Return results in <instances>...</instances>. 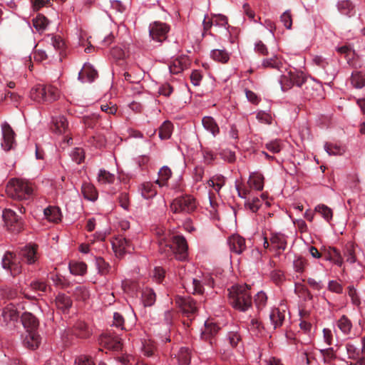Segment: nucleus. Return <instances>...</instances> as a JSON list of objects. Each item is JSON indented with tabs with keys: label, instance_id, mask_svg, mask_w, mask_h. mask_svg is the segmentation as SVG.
I'll use <instances>...</instances> for the list:
<instances>
[{
	"label": "nucleus",
	"instance_id": "nucleus-16",
	"mask_svg": "<svg viewBox=\"0 0 365 365\" xmlns=\"http://www.w3.org/2000/svg\"><path fill=\"white\" fill-rule=\"evenodd\" d=\"M98 77V72L90 64H85L78 73L82 82H92Z\"/></svg>",
	"mask_w": 365,
	"mask_h": 365
},
{
	"label": "nucleus",
	"instance_id": "nucleus-38",
	"mask_svg": "<svg viewBox=\"0 0 365 365\" xmlns=\"http://www.w3.org/2000/svg\"><path fill=\"white\" fill-rule=\"evenodd\" d=\"M115 180V175L106 170H100L98 181L101 184H111Z\"/></svg>",
	"mask_w": 365,
	"mask_h": 365
},
{
	"label": "nucleus",
	"instance_id": "nucleus-36",
	"mask_svg": "<svg viewBox=\"0 0 365 365\" xmlns=\"http://www.w3.org/2000/svg\"><path fill=\"white\" fill-rule=\"evenodd\" d=\"M178 361L180 365H188L191 359V351L187 347H181L178 354Z\"/></svg>",
	"mask_w": 365,
	"mask_h": 365
},
{
	"label": "nucleus",
	"instance_id": "nucleus-47",
	"mask_svg": "<svg viewBox=\"0 0 365 365\" xmlns=\"http://www.w3.org/2000/svg\"><path fill=\"white\" fill-rule=\"evenodd\" d=\"M315 210L320 213L327 221L329 222L331 220L333 216L332 210L327 205H319L316 207Z\"/></svg>",
	"mask_w": 365,
	"mask_h": 365
},
{
	"label": "nucleus",
	"instance_id": "nucleus-64",
	"mask_svg": "<svg viewBox=\"0 0 365 365\" xmlns=\"http://www.w3.org/2000/svg\"><path fill=\"white\" fill-rule=\"evenodd\" d=\"M262 326L260 322H259L257 319H252L250 324L249 325V329L252 332H254L255 334H259L261 332V330L262 329Z\"/></svg>",
	"mask_w": 365,
	"mask_h": 365
},
{
	"label": "nucleus",
	"instance_id": "nucleus-50",
	"mask_svg": "<svg viewBox=\"0 0 365 365\" xmlns=\"http://www.w3.org/2000/svg\"><path fill=\"white\" fill-rule=\"evenodd\" d=\"M289 73H292L293 86L301 87L308 81L302 73L289 71Z\"/></svg>",
	"mask_w": 365,
	"mask_h": 365
},
{
	"label": "nucleus",
	"instance_id": "nucleus-55",
	"mask_svg": "<svg viewBox=\"0 0 365 365\" xmlns=\"http://www.w3.org/2000/svg\"><path fill=\"white\" fill-rule=\"evenodd\" d=\"M261 200L257 197H254L252 200H247L245 206L252 212H256L261 207Z\"/></svg>",
	"mask_w": 365,
	"mask_h": 365
},
{
	"label": "nucleus",
	"instance_id": "nucleus-27",
	"mask_svg": "<svg viewBox=\"0 0 365 365\" xmlns=\"http://www.w3.org/2000/svg\"><path fill=\"white\" fill-rule=\"evenodd\" d=\"M45 98L44 103H51L56 101L60 95L57 88L51 85H44Z\"/></svg>",
	"mask_w": 365,
	"mask_h": 365
},
{
	"label": "nucleus",
	"instance_id": "nucleus-17",
	"mask_svg": "<svg viewBox=\"0 0 365 365\" xmlns=\"http://www.w3.org/2000/svg\"><path fill=\"white\" fill-rule=\"evenodd\" d=\"M41 342L40 336L38 332H26L23 339V344L29 349H36L38 347Z\"/></svg>",
	"mask_w": 365,
	"mask_h": 365
},
{
	"label": "nucleus",
	"instance_id": "nucleus-58",
	"mask_svg": "<svg viewBox=\"0 0 365 365\" xmlns=\"http://www.w3.org/2000/svg\"><path fill=\"white\" fill-rule=\"evenodd\" d=\"M75 295L81 300L85 301L89 297L88 289L83 286H78L76 288Z\"/></svg>",
	"mask_w": 365,
	"mask_h": 365
},
{
	"label": "nucleus",
	"instance_id": "nucleus-6",
	"mask_svg": "<svg viewBox=\"0 0 365 365\" xmlns=\"http://www.w3.org/2000/svg\"><path fill=\"white\" fill-rule=\"evenodd\" d=\"M3 218L7 229L12 232H20L24 228V222L21 217L11 209H5Z\"/></svg>",
	"mask_w": 365,
	"mask_h": 365
},
{
	"label": "nucleus",
	"instance_id": "nucleus-12",
	"mask_svg": "<svg viewBox=\"0 0 365 365\" xmlns=\"http://www.w3.org/2000/svg\"><path fill=\"white\" fill-rule=\"evenodd\" d=\"M22 324L26 332H38L39 322L38 319L30 312H24L21 317Z\"/></svg>",
	"mask_w": 365,
	"mask_h": 365
},
{
	"label": "nucleus",
	"instance_id": "nucleus-61",
	"mask_svg": "<svg viewBox=\"0 0 365 365\" xmlns=\"http://www.w3.org/2000/svg\"><path fill=\"white\" fill-rule=\"evenodd\" d=\"M76 365H96L95 362L90 356L81 355L76 359Z\"/></svg>",
	"mask_w": 365,
	"mask_h": 365
},
{
	"label": "nucleus",
	"instance_id": "nucleus-1",
	"mask_svg": "<svg viewBox=\"0 0 365 365\" xmlns=\"http://www.w3.org/2000/svg\"><path fill=\"white\" fill-rule=\"evenodd\" d=\"M160 251L167 257L174 256L180 261L187 257V244L184 237L175 235L172 237V242H167L164 238L160 241Z\"/></svg>",
	"mask_w": 365,
	"mask_h": 365
},
{
	"label": "nucleus",
	"instance_id": "nucleus-62",
	"mask_svg": "<svg viewBox=\"0 0 365 365\" xmlns=\"http://www.w3.org/2000/svg\"><path fill=\"white\" fill-rule=\"evenodd\" d=\"M280 20L287 29H290L292 28V19L289 11H286L281 15Z\"/></svg>",
	"mask_w": 365,
	"mask_h": 365
},
{
	"label": "nucleus",
	"instance_id": "nucleus-37",
	"mask_svg": "<svg viewBox=\"0 0 365 365\" xmlns=\"http://www.w3.org/2000/svg\"><path fill=\"white\" fill-rule=\"evenodd\" d=\"M157 190L150 182H145L142 185L141 195L145 199H150L155 196Z\"/></svg>",
	"mask_w": 365,
	"mask_h": 365
},
{
	"label": "nucleus",
	"instance_id": "nucleus-63",
	"mask_svg": "<svg viewBox=\"0 0 365 365\" xmlns=\"http://www.w3.org/2000/svg\"><path fill=\"white\" fill-rule=\"evenodd\" d=\"M192 294H202L204 292V287L201 282L197 279H192Z\"/></svg>",
	"mask_w": 365,
	"mask_h": 365
},
{
	"label": "nucleus",
	"instance_id": "nucleus-23",
	"mask_svg": "<svg viewBox=\"0 0 365 365\" xmlns=\"http://www.w3.org/2000/svg\"><path fill=\"white\" fill-rule=\"evenodd\" d=\"M1 317L5 325H8L9 323L15 322L18 320L19 314L12 307H6L3 309Z\"/></svg>",
	"mask_w": 365,
	"mask_h": 365
},
{
	"label": "nucleus",
	"instance_id": "nucleus-13",
	"mask_svg": "<svg viewBox=\"0 0 365 365\" xmlns=\"http://www.w3.org/2000/svg\"><path fill=\"white\" fill-rule=\"evenodd\" d=\"M37 245H29L21 247L19 250V255L26 259L28 264H34L38 259Z\"/></svg>",
	"mask_w": 365,
	"mask_h": 365
},
{
	"label": "nucleus",
	"instance_id": "nucleus-2",
	"mask_svg": "<svg viewBox=\"0 0 365 365\" xmlns=\"http://www.w3.org/2000/svg\"><path fill=\"white\" fill-rule=\"evenodd\" d=\"M250 287L247 285L232 286L229 291V302L232 307L240 312H246L252 306Z\"/></svg>",
	"mask_w": 365,
	"mask_h": 365
},
{
	"label": "nucleus",
	"instance_id": "nucleus-48",
	"mask_svg": "<svg viewBox=\"0 0 365 365\" xmlns=\"http://www.w3.org/2000/svg\"><path fill=\"white\" fill-rule=\"evenodd\" d=\"M304 85V94L308 97H313L314 96V91L321 88L320 85L312 81H307Z\"/></svg>",
	"mask_w": 365,
	"mask_h": 365
},
{
	"label": "nucleus",
	"instance_id": "nucleus-35",
	"mask_svg": "<svg viewBox=\"0 0 365 365\" xmlns=\"http://www.w3.org/2000/svg\"><path fill=\"white\" fill-rule=\"evenodd\" d=\"M158 175L159 179L155 181V183L160 187H163L167 185V182L170 178L172 172L168 167L164 166L160 170Z\"/></svg>",
	"mask_w": 365,
	"mask_h": 365
},
{
	"label": "nucleus",
	"instance_id": "nucleus-56",
	"mask_svg": "<svg viewBox=\"0 0 365 365\" xmlns=\"http://www.w3.org/2000/svg\"><path fill=\"white\" fill-rule=\"evenodd\" d=\"M72 160L76 163L80 164L85 158V153L83 148H76L71 155Z\"/></svg>",
	"mask_w": 365,
	"mask_h": 365
},
{
	"label": "nucleus",
	"instance_id": "nucleus-32",
	"mask_svg": "<svg viewBox=\"0 0 365 365\" xmlns=\"http://www.w3.org/2000/svg\"><path fill=\"white\" fill-rule=\"evenodd\" d=\"M81 192L85 198L94 201L97 199V191L93 185L83 183L81 187Z\"/></svg>",
	"mask_w": 365,
	"mask_h": 365
},
{
	"label": "nucleus",
	"instance_id": "nucleus-49",
	"mask_svg": "<svg viewBox=\"0 0 365 365\" xmlns=\"http://www.w3.org/2000/svg\"><path fill=\"white\" fill-rule=\"evenodd\" d=\"M282 65V62L276 56L264 59L262 62V66L265 68H272L279 70L280 69Z\"/></svg>",
	"mask_w": 365,
	"mask_h": 365
},
{
	"label": "nucleus",
	"instance_id": "nucleus-40",
	"mask_svg": "<svg viewBox=\"0 0 365 365\" xmlns=\"http://www.w3.org/2000/svg\"><path fill=\"white\" fill-rule=\"evenodd\" d=\"M339 11L344 15L351 16L354 6L348 0H343L338 3L337 5Z\"/></svg>",
	"mask_w": 365,
	"mask_h": 365
},
{
	"label": "nucleus",
	"instance_id": "nucleus-9",
	"mask_svg": "<svg viewBox=\"0 0 365 365\" xmlns=\"http://www.w3.org/2000/svg\"><path fill=\"white\" fill-rule=\"evenodd\" d=\"M113 250L115 255L121 257L126 252H130L133 250V245L130 240L123 236H118L112 241Z\"/></svg>",
	"mask_w": 365,
	"mask_h": 365
},
{
	"label": "nucleus",
	"instance_id": "nucleus-29",
	"mask_svg": "<svg viewBox=\"0 0 365 365\" xmlns=\"http://www.w3.org/2000/svg\"><path fill=\"white\" fill-rule=\"evenodd\" d=\"M30 97L32 100L38 103H44L45 91L44 85H36L30 92Z\"/></svg>",
	"mask_w": 365,
	"mask_h": 365
},
{
	"label": "nucleus",
	"instance_id": "nucleus-41",
	"mask_svg": "<svg viewBox=\"0 0 365 365\" xmlns=\"http://www.w3.org/2000/svg\"><path fill=\"white\" fill-rule=\"evenodd\" d=\"M212 58L216 61L225 63L230 59V56L225 50L215 49L212 52Z\"/></svg>",
	"mask_w": 365,
	"mask_h": 365
},
{
	"label": "nucleus",
	"instance_id": "nucleus-3",
	"mask_svg": "<svg viewBox=\"0 0 365 365\" xmlns=\"http://www.w3.org/2000/svg\"><path fill=\"white\" fill-rule=\"evenodd\" d=\"M6 192L13 199H28L33 195L34 187L31 182L14 178L7 183Z\"/></svg>",
	"mask_w": 365,
	"mask_h": 365
},
{
	"label": "nucleus",
	"instance_id": "nucleus-52",
	"mask_svg": "<svg viewBox=\"0 0 365 365\" xmlns=\"http://www.w3.org/2000/svg\"><path fill=\"white\" fill-rule=\"evenodd\" d=\"M267 297L264 292H259L255 297L254 302L258 309H262L267 303Z\"/></svg>",
	"mask_w": 365,
	"mask_h": 365
},
{
	"label": "nucleus",
	"instance_id": "nucleus-11",
	"mask_svg": "<svg viewBox=\"0 0 365 365\" xmlns=\"http://www.w3.org/2000/svg\"><path fill=\"white\" fill-rule=\"evenodd\" d=\"M2 130L3 142L1 143V146L4 150L9 151L13 148L14 145L16 143L15 133L9 124L4 125Z\"/></svg>",
	"mask_w": 365,
	"mask_h": 365
},
{
	"label": "nucleus",
	"instance_id": "nucleus-28",
	"mask_svg": "<svg viewBox=\"0 0 365 365\" xmlns=\"http://www.w3.org/2000/svg\"><path fill=\"white\" fill-rule=\"evenodd\" d=\"M56 305L58 309L65 312L72 306V300L70 297L61 294H58L56 298Z\"/></svg>",
	"mask_w": 365,
	"mask_h": 365
},
{
	"label": "nucleus",
	"instance_id": "nucleus-33",
	"mask_svg": "<svg viewBox=\"0 0 365 365\" xmlns=\"http://www.w3.org/2000/svg\"><path fill=\"white\" fill-rule=\"evenodd\" d=\"M336 325L344 334H349L352 329L351 321L345 315L340 317Z\"/></svg>",
	"mask_w": 365,
	"mask_h": 365
},
{
	"label": "nucleus",
	"instance_id": "nucleus-46",
	"mask_svg": "<svg viewBox=\"0 0 365 365\" xmlns=\"http://www.w3.org/2000/svg\"><path fill=\"white\" fill-rule=\"evenodd\" d=\"M227 340L232 347H236L241 341V335L237 331H229L227 334Z\"/></svg>",
	"mask_w": 365,
	"mask_h": 365
},
{
	"label": "nucleus",
	"instance_id": "nucleus-57",
	"mask_svg": "<svg viewBox=\"0 0 365 365\" xmlns=\"http://www.w3.org/2000/svg\"><path fill=\"white\" fill-rule=\"evenodd\" d=\"M207 183L218 192L225 184V178L223 176H217L215 178L209 180Z\"/></svg>",
	"mask_w": 365,
	"mask_h": 365
},
{
	"label": "nucleus",
	"instance_id": "nucleus-7",
	"mask_svg": "<svg viewBox=\"0 0 365 365\" xmlns=\"http://www.w3.org/2000/svg\"><path fill=\"white\" fill-rule=\"evenodd\" d=\"M100 344L110 350L119 351L122 349L123 344L118 336L110 331L103 334L100 339Z\"/></svg>",
	"mask_w": 365,
	"mask_h": 365
},
{
	"label": "nucleus",
	"instance_id": "nucleus-5",
	"mask_svg": "<svg viewBox=\"0 0 365 365\" xmlns=\"http://www.w3.org/2000/svg\"><path fill=\"white\" fill-rule=\"evenodd\" d=\"M1 266L12 277L19 275L22 271L21 263L17 260L16 255L10 251H6L4 253L1 259Z\"/></svg>",
	"mask_w": 365,
	"mask_h": 365
},
{
	"label": "nucleus",
	"instance_id": "nucleus-31",
	"mask_svg": "<svg viewBox=\"0 0 365 365\" xmlns=\"http://www.w3.org/2000/svg\"><path fill=\"white\" fill-rule=\"evenodd\" d=\"M156 299V295L154 291L150 288H145L142 292V300L145 306L150 307L154 304Z\"/></svg>",
	"mask_w": 365,
	"mask_h": 365
},
{
	"label": "nucleus",
	"instance_id": "nucleus-59",
	"mask_svg": "<svg viewBox=\"0 0 365 365\" xmlns=\"http://www.w3.org/2000/svg\"><path fill=\"white\" fill-rule=\"evenodd\" d=\"M51 41L54 48L60 51V55H61L65 47L63 40L60 36H52Z\"/></svg>",
	"mask_w": 365,
	"mask_h": 365
},
{
	"label": "nucleus",
	"instance_id": "nucleus-8",
	"mask_svg": "<svg viewBox=\"0 0 365 365\" xmlns=\"http://www.w3.org/2000/svg\"><path fill=\"white\" fill-rule=\"evenodd\" d=\"M169 30L170 27L166 24L154 22L150 25V36L155 41L163 42L167 38Z\"/></svg>",
	"mask_w": 365,
	"mask_h": 365
},
{
	"label": "nucleus",
	"instance_id": "nucleus-18",
	"mask_svg": "<svg viewBox=\"0 0 365 365\" xmlns=\"http://www.w3.org/2000/svg\"><path fill=\"white\" fill-rule=\"evenodd\" d=\"M51 129L53 132L60 134L66 132L68 129L67 119L63 115L53 117Z\"/></svg>",
	"mask_w": 365,
	"mask_h": 365
},
{
	"label": "nucleus",
	"instance_id": "nucleus-54",
	"mask_svg": "<svg viewBox=\"0 0 365 365\" xmlns=\"http://www.w3.org/2000/svg\"><path fill=\"white\" fill-rule=\"evenodd\" d=\"M319 351L323 357L324 363L329 364L336 358V355L332 348L320 349Z\"/></svg>",
	"mask_w": 365,
	"mask_h": 365
},
{
	"label": "nucleus",
	"instance_id": "nucleus-51",
	"mask_svg": "<svg viewBox=\"0 0 365 365\" xmlns=\"http://www.w3.org/2000/svg\"><path fill=\"white\" fill-rule=\"evenodd\" d=\"M325 150L329 155H342L344 152L343 148L331 143H326L324 145Z\"/></svg>",
	"mask_w": 365,
	"mask_h": 365
},
{
	"label": "nucleus",
	"instance_id": "nucleus-34",
	"mask_svg": "<svg viewBox=\"0 0 365 365\" xmlns=\"http://www.w3.org/2000/svg\"><path fill=\"white\" fill-rule=\"evenodd\" d=\"M173 125L170 121H165L159 128V137L161 140H167L171 137Z\"/></svg>",
	"mask_w": 365,
	"mask_h": 365
},
{
	"label": "nucleus",
	"instance_id": "nucleus-15",
	"mask_svg": "<svg viewBox=\"0 0 365 365\" xmlns=\"http://www.w3.org/2000/svg\"><path fill=\"white\" fill-rule=\"evenodd\" d=\"M220 327L214 322L206 321L205 323V329L202 331L201 336L205 341H209L212 344V338L217 334Z\"/></svg>",
	"mask_w": 365,
	"mask_h": 365
},
{
	"label": "nucleus",
	"instance_id": "nucleus-26",
	"mask_svg": "<svg viewBox=\"0 0 365 365\" xmlns=\"http://www.w3.org/2000/svg\"><path fill=\"white\" fill-rule=\"evenodd\" d=\"M269 319L275 329L282 325L284 320V313L280 312L279 309H274L269 314Z\"/></svg>",
	"mask_w": 365,
	"mask_h": 365
},
{
	"label": "nucleus",
	"instance_id": "nucleus-44",
	"mask_svg": "<svg viewBox=\"0 0 365 365\" xmlns=\"http://www.w3.org/2000/svg\"><path fill=\"white\" fill-rule=\"evenodd\" d=\"M70 272L75 275H83L86 272L87 266L83 262H76L70 264Z\"/></svg>",
	"mask_w": 365,
	"mask_h": 365
},
{
	"label": "nucleus",
	"instance_id": "nucleus-60",
	"mask_svg": "<svg viewBox=\"0 0 365 365\" xmlns=\"http://www.w3.org/2000/svg\"><path fill=\"white\" fill-rule=\"evenodd\" d=\"M307 264V260L302 257H297L293 262L294 268L297 272H303Z\"/></svg>",
	"mask_w": 365,
	"mask_h": 365
},
{
	"label": "nucleus",
	"instance_id": "nucleus-21",
	"mask_svg": "<svg viewBox=\"0 0 365 365\" xmlns=\"http://www.w3.org/2000/svg\"><path fill=\"white\" fill-rule=\"evenodd\" d=\"M72 334L79 338L86 339L90 336L91 331L84 322L78 321L73 326Z\"/></svg>",
	"mask_w": 365,
	"mask_h": 365
},
{
	"label": "nucleus",
	"instance_id": "nucleus-39",
	"mask_svg": "<svg viewBox=\"0 0 365 365\" xmlns=\"http://www.w3.org/2000/svg\"><path fill=\"white\" fill-rule=\"evenodd\" d=\"M48 19L42 14H38L33 19V26L38 31H43L48 25Z\"/></svg>",
	"mask_w": 365,
	"mask_h": 365
},
{
	"label": "nucleus",
	"instance_id": "nucleus-19",
	"mask_svg": "<svg viewBox=\"0 0 365 365\" xmlns=\"http://www.w3.org/2000/svg\"><path fill=\"white\" fill-rule=\"evenodd\" d=\"M101 117L96 113H93L88 115H86L83 118V121L85 125L87 128H94L96 126H101L103 128H110L111 125L110 123L106 125H103L101 123H100V119Z\"/></svg>",
	"mask_w": 365,
	"mask_h": 365
},
{
	"label": "nucleus",
	"instance_id": "nucleus-20",
	"mask_svg": "<svg viewBox=\"0 0 365 365\" xmlns=\"http://www.w3.org/2000/svg\"><path fill=\"white\" fill-rule=\"evenodd\" d=\"M188 59L186 57H180L174 59L169 66L171 73L178 74L187 67Z\"/></svg>",
	"mask_w": 365,
	"mask_h": 365
},
{
	"label": "nucleus",
	"instance_id": "nucleus-30",
	"mask_svg": "<svg viewBox=\"0 0 365 365\" xmlns=\"http://www.w3.org/2000/svg\"><path fill=\"white\" fill-rule=\"evenodd\" d=\"M44 215L46 219L53 222H58L61 218L60 209L56 207H49L44 210Z\"/></svg>",
	"mask_w": 365,
	"mask_h": 365
},
{
	"label": "nucleus",
	"instance_id": "nucleus-22",
	"mask_svg": "<svg viewBox=\"0 0 365 365\" xmlns=\"http://www.w3.org/2000/svg\"><path fill=\"white\" fill-rule=\"evenodd\" d=\"M269 240L276 250L284 251L287 247V237L284 234L272 233Z\"/></svg>",
	"mask_w": 365,
	"mask_h": 365
},
{
	"label": "nucleus",
	"instance_id": "nucleus-43",
	"mask_svg": "<svg viewBox=\"0 0 365 365\" xmlns=\"http://www.w3.org/2000/svg\"><path fill=\"white\" fill-rule=\"evenodd\" d=\"M96 265L98 269V272L102 274H107L110 272L111 267L106 262L103 258L97 257L96 259Z\"/></svg>",
	"mask_w": 365,
	"mask_h": 365
},
{
	"label": "nucleus",
	"instance_id": "nucleus-4",
	"mask_svg": "<svg viewBox=\"0 0 365 365\" xmlns=\"http://www.w3.org/2000/svg\"><path fill=\"white\" fill-rule=\"evenodd\" d=\"M170 207L173 213H191L195 210L197 204L192 196L185 195L175 198Z\"/></svg>",
	"mask_w": 365,
	"mask_h": 365
},
{
	"label": "nucleus",
	"instance_id": "nucleus-45",
	"mask_svg": "<svg viewBox=\"0 0 365 365\" xmlns=\"http://www.w3.org/2000/svg\"><path fill=\"white\" fill-rule=\"evenodd\" d=\"M351 83L357 88H361L365 86V75L357 72L351 76Z\"/></svg>",
	"mask_w": 365,
	"mask_h": 365
},
{
	"label": "nucleus",
	"instance_id": "nucleus-14",
	"mask_svg": "<svg viewBox=\"0 0 365 365\" xmlns=\"http://www.w3.org/2000/svg\"><path fill=\"white\" fill-rule=\"evenodd\" d=\"M228 244L232 252L241 254L245 249V240L238 235H234L229 237Z\"/></svg>",
	"mask_w": 365,
	"mask_h": 365
},
{
	"label": "nucleus",
	"instance_id": "nucleus-53",
	"mask_svg": "<svg viewBox=\"0 0 365 365\" xmlns=\"http://www.w3.org/2000/svg\"><path fill=\"white\" fill-rule=\"evenodd\" d=\"M280 84L282 89L285 91L290 89L293 86L292 73H288L287 75H282L280 78Z\"/></svg>",
	"mask_w": 365,
	"mask_h": 365
},
{
	"label": "nucleus",
	"instance_id": "nucleus-42",
	"mask_svg": "<svg viewBox=\"0 0 365 365\" xmlns=\"http://www.w3.org/2000/svg\"><path fill=\"white\" fill-rule=\"evenodd\" d=\"M325 258L334 261L339 265H341L342 263V257L339 251L334 247H329L327 255H325Z\"/></svg>",
	"mask_w": 365,
	"mask_h": 365
},
{
	"label": "nucleus",
	"instance_id": "nucleus-24",
	"mask_svg": "<svg viewBox=\"0 0 365 365\" xmlns=\"http://www.w3.org/2000/svg\"><path fill=\"white\" fill-rule=\"evenodd\" d=\"M202 123L204 128L210 132L214 136L220 133V128L212 117L205 116L202 119Z\"/></svg>",
	"mask_w": 365,
	"mask_h": 365
},
{
	"label": "nucleus",
	"instance_id": "nucleus-10",
	"mask_svg": "<svg viewBox=\"0 0 365 365\" xmlns=\"http://www.w3.org/2000/svg\"><path fill=\"white\" fill-rule=\"evenodd\" d=\"M176 304L182 312L192 320L191 317L197 312L195 302L190 297H178L175 300Z\"/></svg>",
	"mask_w": 365,
	"mask_h": 365
},
{
	"label": "nucleus",
	"instance_id": "nucleus-25",
	"mask_svg": "<svg viewBox=\"0 0 365 365\" xmlns=\"http://www.w3.org/2000/svg\"><path fill=\"white\" fill-rule=\"evenodd\" d=\"M248 184L250 187L257 190H262L264 187V177L262 174L253 173L250 175Z\"/></svg>",
	"mask_w": 365,
	"mask_h": 365
}]
</instances>
